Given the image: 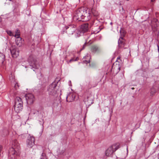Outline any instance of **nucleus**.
<instances>
[{
    "mask_svg": "<svg viewBox=\"0 0 159 159\" xmlns=\"http://www.w3.org/2000/svg\"><path fill=\"white\" fill-rule=\"evenodd\" d=\"M89 16V10L83 7L76 10L74 18L78 21H81L82 19Z\"/></svg>",
    "mask_w": 159,
    "mask_h": 159,
    "instance_id": "obj_1",
    "label": "nucleus"
},
{
    "mask_svg": "<svg viewBox=\"0 0 159 159\" xmlns=\"http://www.w3.org/2000/svg\"><path fill=\"white\" fill-rule=\"evenodd\" d=\"M20 147L16 140H14L12 143V147L10 148L8 156L10 158L14 159L16 156L20 154Z\"/></svg>",
    "mask_w": 159,
    "mask_h": 159,
    "instance_id": "obj_2",
    "label": "nucleus"
},
{
    "mask_svg": "<svg viewBox=\"0 0 159 159\" xmlns=\"http://www.w3.org/2000/svg\"><path fill=\"white\" fill-rule=\"evenodd\" d=\"M58 82L57 80H55L49 85L48 89L49 95H55L57 94V85Z\"/></svg>",
    "mask_w": 159,
    "mask_h": 159,
    "instance_id": "obj_3",
    "label": "nucleus"
},
{
    "mask_svg": "<svg viewBox=\"0 0 159 159\" xmlns=\"http://www.w3.org/2000/svg\"><path fill=\"white\" fill-rule=\"evenodd\" d=\"M14 109L17 113L20 112L23 108V102L22 99L19 97H17L15 99L14 105Z\"/></svg>",
    "mask_w": 159,
    "mask_h": 159,
    "instance_id": "obj_4",
    "label": "nucleus"
},
{
    "mask_svg": "<svg viewBox=\"0 0 159 159\" xmlns=\"http://www.w3.org/2000/svg\"><path fill=\"white\" fill-rule=\"evenodd\" d=\"M89 30V24L86 23L81 25L80 28L78 29L76 31V37L83 35L84 34L87 32Z\"/></svg>",
    "mask_w": 159,
    "mask_h": 159,
    "instance_id": "obj_5",
    "label": "nucleus"
},
{
    "mask_svg": "<svg viewBox=\"0 0 159 159\" xmlns=\"http://www.w3.org/2000/svg\"><path fill=\"white\" fill-rule=\"evenodd\" d=\"M28 61L30 66L35 69H37L39 68V65L37 64L36 59L32 56L31 55L29 57Z\"/></svg>",
    "mask_w": 159,
    "mask_h": 159,
    "instance_id": "obj_6",
    "label": "nucleus"
},
{
    "mask_svg": "<svg viewBox=\"0 0 159 159\" xmlns=\"http://www.w3.org/2000/svg\"><path fill=\"white\" fill-rule=\"evenodd\" d=\"M26 100L28 104L33 103L35 100L34 96L32 93H27L25 95Z\"/></svg>",
    "mask_w": 159,
    "mask_h": 159,
    "instance_id": "obj_7",
    "label": "nucleus"
},
{
    "mask_svg": "<svg viewBox=\"0 0 159 159\" xmlns=\"http://www.w3.org/2000/svg\"><path fill=\"white\" fill-rule=\"evenodd\" d=\"M66 32L69 36L72 35L76 30V27L75 25H70L66 27Z\"/></svg>",
    "mask_w": 159,
    "mask_h": 159,
    "instance_id": "obj_8",
    "label": "nucleus"
},
{
    "mask_svg": "<svg viewBox=\"0 0 159 159\" xmlns=\"http://www.w3.org/2000/svg\"><path fill=\"white\" fill-rule=\"evenodd\" d=\"M91 51L92 54L99 53L102 51L101 48L97 45L92 46L91 47Z\"/></svg>",
    "mask_w": 159,
    "mask_h": 159,
    "instance_id": "obj_9",
    "label": "nucleus"
},
{
    "mask_svg": "<svg viewBox=\"0 0 159 159\" xmlns=\"http://www.w3.org/2000/svg\"><path fill=\"white\" fill-rule=\"evenodd\" d=\"M35 139L33 136H29L28 137L26 141L27 146L30 148H32L34 144Z\"/></svg>",
    "mask_w": 159,
    "mask_h": 159,
    "instance_id": "obj_10",
    "label": "nucleus"
},
{
    "mask_svg": "<svg viewBox=\"0 0 159 159\" xmlns=\"http://www.w3.org/2000/svg\"><path fill=\"white\" fill-rule=\"evenodd\" d=\"M11 52L13 57L17 58L19 54V51L18 48L12 47L10 49Z\"/></svg>",
    "mask_w": 159,
    "mask_h": 159,
    "instance_id": "obj_11",
    "label": "nucleus"
},
{
    "mask_svg": "<svg viewBox=\"0 0 159 159\" xmlns=\"http://www.w3.org/2000/svg\"><path fill=\"white\" fill-rule=\"evenodd\" d=\"M115 152L113 148L111 146L109 147L105 151V155L107 157L111 156Z\"/></svg>",
    "mask_w": 159,
    "mask_h": 159,
    "instance_id": "obj_12",
    "label": "nucleus"
},
{
    "mask_svg": "<svg viewBox=\"0 0 159 159\" xmlns=\"http://www.w3.org/2000/svg\"><path fill=\"white\" fill-rule=\"evenodd\" d=\"M120 70V67L119 65V63L118 65L116 64V65L114 64L112 66L111 71L112 72L113 71L114 73L115 72V73L116 74L118 73Z\"/></svg>",
    "mask_w": 159,
    "mask_h": 159,
    "instance_id": "obj_13",
    "label": "nucleus"
},
{
    "mask_svg": "<svg viewBox=\"0 0 159 159\" xmlns=\"http://www.w3.org/2000/svg\"><path fill=\"white\" fill-rule=\"evenodd\" d=\"M118 44L119 49H125L127 48L125 47V44L123 39H119L118 41Z\"/></svg>",
    "mask_w": 159,
    "mask_h": 159,
    "instance_id": "obj_14",
    "label": "nucleus"
},
{
    "mask_svg": "<svg viewBox=\"0 0 159 159\" xmlns=\"http://www.w3.org/2000/svg\"><path fill=\"white\" fill-rule=\"evenodd\" d=\"M75 96L72 94H70L66 96V101L68 102L72 101L75 99Z\"/></svg>",
    "mask_w": 159,
    "mask_h": 159,
    "instance_id": "obj_15",
    "label": "nucleus"
},
{
    "mask_svg": "<svg viewBox=\"0 0 159 159\" xmlns=\"http://www.w3.org/2000/svg\"><path fill=\"white\" fill-rule=\"evenodd\" d=\"M92 14L93 16L95 17H97L99 15V13L95 8H92L91 9Z\"/></svg>",
    "mask_w": 159,
    "mask_h": 159,
    "instance_id": "obj_16",
    "label": "nucleus"
},
{
    "mask_svg": "<svg viewBox=\"0 0 159 159\" xmlns=\"http://www.w3.org/2000/svg\"><path fill=\"white\" fill-rule=\"evenodd\" d=\"M22 40L21 38H18L16 39V43L17 45L19 47H20L22 44Z\"/></svg>",
    "mask_w": 159,
    "mask_h": 159,
    "instance_id": "obj_17",
    "label": "nucleus"
},
{
    "mask_svg": "<svg viewBox=\"0 0 159 159\" xmlns=\"http://www.w3.org/2000/svg\"><path fill=\"white\" fill-rule=\"evenodd\" d=\"M5 58V55L2 53L0 52V65L3 63Z\"/></svg>",
    "mask_w": 159,
    "mask_h": 159,
    "instance_id": "obj_18",
    "label": "nucleus"
},
{
    "mask_svg": "<svg viewBox=\"0 0 159 159\" xmlns=\"http://www.w3.org/2000/svg\"><path fill=\"white\" fill-rule=\"evenodd\" d=\"M84 59H85V60L83 61V63L87 64V63H89V57L88 54H87L84 57Z\"/></svg>",
    "mask_w": 159,
    "mask_h": 159,
    "instance_id": "obj_19",
    "label": "nucleus"
},
{
    "mask_svg": "<svg viewBox=\"0 0 159 159\" xmlns=\"http://www.w3.org/2000/svg\"><path fill=\"white\" fill-rule=\"evenodd\" d=\"M111 146L113 148V149L114 150L115 152L120 147V145L118 143L114 144Z\"/></svg>",
    "mask_w": 159,
    "mask_h": 159,
    "instance_id": "obj_20",
    "label": "nucleus"
},
{
    "mask_svg": "<svg viewBox=\"0 0 159 159\" xmlns=\"http://www.w3.org/2000/svg\"><path fill=\"white\" fill-rule=\"evenodd\" d=\"M15 34H14L13 36L15 37L16 38H20V30L18 29H16L15 31Z\"/></svg>",
    "mask_w": 159,
    "mask_h": 159,
    "instance_id": "obj_21",
    "label": "nucleus"
},
{
    "mask_svg": "<svg viewBox=\"0 0 159 159\" xmlns=\"http://www.w3.org/2000/svg\"><path fill=\"white\" fill-rule=\"evenodd\" d=\"M78 57H76V58H72L71 59L69 60H67L66 61L68 63H71L72 62L76 61H78Z\"/></svg>",
    "mask_w": 159,
    "mask_h": 159,
    "instance_id": "obj_22",
    "label": "nucleus"
},
{
    "mask_svg": "<svg viewBox=\"0 0 159 159\" xmlns=\"http://www.w3.org/2000/svg\"><path fill=\"white\" fill-rule=\"evenodd\" d=\"M120 36L119 39H122L125 36V31L121 29L120 30Z\"/></svg>",
    "mask_w": 159,
    "mask_h": 159,
    "instance_id": "obj_23",
    "label": "nucleus"
},
{
    "mask_svg": "<svg viewBox=\"0 0 159 159\" xmlns=\"http://www.w3.org/2000/svg\"><path fill=\"white\" fill-rule=\"evenodd\" d=\"M84 102L86 105L87 107H89V97H87L86 98H85L84 100Z\"/></svg>",
    "mask_w": 159,
    "mask_h": 159,
    "instance_id": "obj_24",
    "label": "nucleus"
},
{
    "mask_svg": "<svg viewBox=\"0 0 159 159\" xmlns=\"http://www.w3.org/2000/svg\"><path fill=\"white\" fill-rule=\"evenodd\" d=\"M89 37H88V39H85V42L84 45H83L82 48L81 49V51L84 49L85 48L87 44H88L89 43V40H88V39H89Z\"/></svg>",
    "mask_w": 159,
    "mask_h": 159,
    "instance_id": "obj_25",
    "label": "nucleus"
},
{
    "mask_svg": "<svg viewBox=\"0 0 159 159\" xmlns=\"http://www.w3.org/2000/svg\"><path fill=\"white\" fill-rule=\"evenodd\" d=\"M156 92V90L154 88H152L151 89V95H153Z\"/></svg>",
    "mask_w": 159,
    "mask_h": 159,
    "instance_id": "obj_26",
    "label": "nucleus"
},
{
    "mask_svg": "<svg viewBox=\"0 0 159 159\" xmlns=\"http://www.w3.org/2000/svg\"><path fill=\"white\" fill-rule=\"evenodd\" d=\"M6 32L7 34L11 36H13L14 34L11 31L9 30H7Z\"/></svg>",
    "mask_w": 159,
    "mask_h": 159,
    "instance_id": "obj_27",
    "label": "nucleus"
},
{
    "mask_svg": "<svg viewBox=\"0 0 159 159\" xmlns=\"http://www.w3.org/2000/svg\"><path fill=\"white\" fill-rule=\"evenodd\" d=\"M19 87V84L17 83H16L15 84V86H14L15 89L16 90Z\"/></svg>",
    "mask_w": 159,
    "mask_h": 159,
    "instance_id": "obj_28",
    "label": "nucleus"
},
{
    "mask_svg": "<svg viewBox=\"0 0 159 159\" xmlns=\"http://www.w3.org/2000/svg\"><path fill=\"white\" fill-rule=\"evenodd\" d=\"M42 156V157L41 158V159H47L46 157H45V154L44 153H43Z\"/></svg>",
    "mask_w": 159,
    "mask_h": 159,
    "instance_id": "obj_29",
    "label": "nucleus"
},
{
    "mask_svg": "<svg viewBox=\"0 0 159 159\" xmlns=\"http://www.w3.org/2000/svg\"><path fill=\"white\" fill-rule=\"evenodd\" d=\"M93 28H92V31L93 32V33L94 34H96V33H98L99 32V31H94L93 30Z\"/></svg>",
    "mask_w": 159,
    "mask_h": 159,
    "instance_id": "obj_30",
    "label": "nucleus"
},
{
    "mask_svg": "<svg viewBox=\"0 0 159 159\" xmlns=\"http://www.w3.org/2000/svg\"><path fill=\"white\" fill-rule=\"evenodd\" d=\"M2 145H0V156H1V152L2 151Z\"/></svg>",
    "mask_w": 159,
    "mask_h": 159,
    "instance_id": "obj_31",
    "label": "nucleus"
},
{
    "mask_svg": "<svg viewBox=\"0 0 159 159\" xmlns=\"http://www.w3.org/2000/svg\"><path fill=\"white\" fill-rule=\"evenodd\" d=\"M155 0H151V1L152 2H154Z\"/></svg>",
    "mask_w": 159,
    "mask_h": 159,
    "instance_id": "obj_32",
    "label": "nucleus"
},
{
    "mask_svg": "<svg viewBox=\"0 0 159 159\" xmlns=\"http://www.w3.org/2000/svg\"><path fill=\"white\" fill-rule=\"evenodd\" d=\"M96 27V28H97V29H99V27L98 26H97V27Z\"/></svg>",
    "mask_w": 159,
    "mask_h": 159,
    "instance_id": "obj_33",
    "label": "nucleus"
},
{
    "mask_svg": "<svg viewBox=\"0 0 159 159\" xmlns=\"http://www.w3.org/2000/svg\"><path fill=\"white\" fill-rule=\"evenodd\" d=\"M43 132V130L41 132V135L42 134V133Z\"/></svg>",
    "mask_w": 159,
    "mask_h": 159,
    "instance_id": "obj_34",
    "label": "nucleus"
},
{
    "mask_svg": "<svg viewBox=\"0 0 159 159\" xmlns=\"http://www.w3.org/2000/svg\"><path fill=\"white\" fill-rule=\"evenodd\" d=\"M2 77V75H1V74H0V77Z\"/></svg>",
    "mask_w": 159,
    "mask_h": 159,
    "instance_id": "obj_35",
    "label": "nucleus"
},
{
    "mask_svg": "<svg viewBox=\"0 0 159 159\" xmlns=\"http://www.w3.org/2000/svg\"><path fill=\"white\" fill-rule=\"evenodd\" d=\"M1 17H0V21H1Z\"/></svg>",
    "mask_w": 159,
    "mask_h": 159,
    "instance_id": "obj_36",
    "label": "nucleus"
},
{
    "mask_svg": "<svg viewBox=\"0 0 159 159\" xmlns=\"http://www.w3.org/2000/svg\"><path fill=\"white\" fill-rule=\"evenodd\" d=\"M25 68L28 67L26 66H25Z\"/></svg>",
    "mask_w": 159,
    "mask_h": 159,
    "instance_id": "obj_37",
    "label": "nucleus"
},
{
    "mask_svg": "<svg viewBox=\"0 0 159 159\" xmlns=\"http://www.w3.org/2000/svg\"><path fill=\"white\" fill-rule=\"evenodd\" d=\"M93 103V102H91V104H92Z\"/></svg>",
    "mask_w": 159,
    "mask_h": 159,
    "instance_id": "obj_38",
    "label": "nucleus"
},
{
    "mask_svg": "<svg viewBox=\"0 0 159 159\" xmlns=\"http://www.w3.org/2000/svg\"><path fill=\"white\" fill-rule=\"evenodd\" d=\"M158 50H159V46H158Z\"/></svg>",
    "mask_w": 159,
    "mask_h": 159,
    "instance_id": "obj_39",
    "label": "nucleus"
},
{
    "mask_svg": "<svg viewBox=\"0 0 159 159\" xmlns=\"http://www.w3.org/2000/svg\"><path fill=\"white\" fill-rule=\"evenodd\" d=\"M112 24V22H111V25Z\"/></svg>",
    "mask_w": 159,
    "mask_h": 159,
    "instance_id": "obj_40",
    "label": "nucleus"
},
{
    "mask_svg": "<svg viewBox=\"0 0 159 159\" xmlns=\"http://www.w3.org/2000/svg\"><path fill=\"white\" fill-rule=\"evenodd\" d=\"M90 41L91 42V40H90ZM91 43V42H90V44Z\"/></svg>",
    "mask_w": 159,
    "mask_h": 159,
    "instance_id": "obj_41",
    "label": "nucleus"
},
{
    "mask_svg": "<svg viewBox=\"0 0 159 159\" xmlns=\"http://www.w3.org/2000/svg\"><path fill=\"white\" fill-rule=\"evenodd\" d=\"M69 82H70V83H71V81L70 80V81H69Z\"/></svg>",
    "mask_w": 159,
    "mask_h": 159,
    "instance_id": "obj_42",
    "label": "nucleus"
},
{
    "mask_svg": "<svg viewBox=\"0 0 159 159\" xmlns=\"http://www.w3.org/2000/svg\"><path fill=\"white\" fill-rule=\"evenodd\" d=\"M134 89V88H132V89Z\"/></svg>",
    "mask_w": 159,
    "mask_h": 159,
    "instance_id": "obj_43",
    "label": "nucleus"
}]
</instances>
